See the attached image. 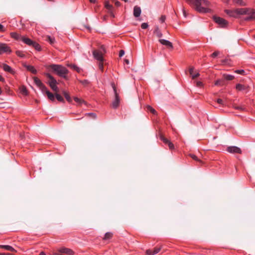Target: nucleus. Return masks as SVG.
<instances>
[{
  "label": "nucleus",
  "instance_id": "nucleus-1",
  "mask_svg": "<svg viewBox=\"0 0 255 255\" xmlns=\"http://www.w3.org/2000/svg\"><path fill=\"white\" fill-rule=\"evenodd\" d=\"M188 3L193 5L195 9L199 12L207 13L211 12V9L202 6V4L209 6L210 2L208 0H185Z\"/></svg>",
  "mask_w": 255,
  "mask_h": 255
},
{
  "label": "nucleus",
  "instance_id": "nucleus-2",
  "mask_svg": "<svg viewBox=\"0 0 255 255\" xmlns=\"http://www.w3.org/2000/svg\"><path fill=\"white\" fill-rule=\"evenodd\" d=\"M49 68L53 71L56 73L59 76L66 78V75L68 73V70L64 67L60 65L52 64L49 66Z\"/></svg>",
  "mask_w": 255,
  "mask_h": 255
},
{
  "label": "nucleus",
  "instance_id": "nucleus-3",
  "mask_svg": "<svg viewBox=\"0 0 255 255\" xmlns=\"http://www.w3.org/2000/svg\"><path fill=\"white\" fill-rule=\"evenodd\" d=\"M93 54L95 59L99 61V67L100 70L103 71V57L102 56V52L98 51L97 50H94L93 51Z\"/></svg>",
  "mask_w": 255,
  "mask_h": 255
},
{
  "label": "nucleus",
  "instance_id": "nucleus-4",
  "mask_svg": "<svg viewBox=\"0 0 255 255\" xmlns=\"http://www.w3.org/2000/svg\"><path fill=\"white\" fill-rule=\"evenodd\" d=\"M213 19L214 21L219 25L220 27L225 28L228 25V22L225 19L217 16H214Z\"/></svg>",
  "mask_w": 255,
  "mask_h": 255
},
{
  "label": "nucleus",
  "instance_id": "nucleus-5",
  "mask_svg": "<svg viewBox=\"0 0 255 255\" xmlns=\"http://www.w3.org/2000/svg\"><path fill=\"white\" fill-rule=\"evenodd\" d=\"M47 76L49 79V80L48 81V83L51 88L52 89L53 91L55 92L56 93H57L58 92V88L56 86V80L51 75H50L49 74H47Z\"/></svg>",
  "mask_w": 255,
  "mask_h": 255
},
{
  "label": "nucleus",
  "instance_id": "nucleus-6",
  "mask_svg": "<svg viewBox=\"0 0 255 255\" xmlns=\"http://www.w3.org/2000/svg\"><path fill=\"white\" fill-rule=\"evenodd\" d=\"M112 87L113 88V90L114 91L115 93V99L112 103V107L114 108H117L120 103V97L117 92L116 87L115 86V85L114 83L112 84Z\"/></svg>",
  "mask_w": 255,
  "mask_h": 255
},
{
  "label": "nucleus",
  "instance_id": "nucleus-7",
  "mask_svg": "<svg viewBox=\"0 0 255 255\" xmlns=\"http://www.w3.org/2000/svg\"><path fill=\"white\" fill-rule=\"evenodd\" d=\"M236 89L239 91H242L244 93H247L250 90V87L247 85L238 84L236 86Z\"/></svg>",
  "mask_w": 255,
  "mask_h": 255
},
{
  "label": "nucleus",
  "instance_id": "nucleus-8",
  "mask_svg": "<svg viewBox=\"0 0 255 255\" xmlns=\"http://www.w3.org/2000/svg\"><path fill=\"white\" fill-rule=\"evenodd\" d=\"M247 15H248L245 18L246 21H250L255 20V10L251 8H249Z\"/></svg>",
  "mask_w": 255,
  "mask_h": 255
},
{
  "label": "nucleus",
  "instance_id": "nucleus-9",
  "mask_svg": "<svg viewBox=\"0 0 255 255\" xmlns=\"http://www.w3.org/2000/svg\"><path fill=\"white\" fill-rule=\"evenodd\" d=\"M34 83L36 84V85L39 88V89L41 90V91L44 93L45 90H46V87L45 85L41 82V81L37 77L34 78Z\"/></svg>",
  "mask_w": 255,
  "mask_h": 255
},
{
  "label": "nucleus",
  "instance_id": "nucleus-10",
  "mask_svg": "<svg viewBox=\"0 0 255 255\" xmlns=\"http://www.w3.org/2000/svg\"><path fill=\"white\" fill-rule=\"evenodd\" d=\"M227 151L232 153H241V149L237 146H229L227 148Z\"/></svg>",
  "mask_w": 255,
  "mask_h": 255
},
{
  "label": "nucleus",
  "instance_id": "nucleus-11",
  "mask_svg": "<svg viewBox=\"0 0 255 255\" xmlns=\"http://www.w3.org/2000/svg\"><path fill=\"white\" fill-rule=\"evenodd\" d=\"M61 253H64L68 255H74V252L71 249L66 248H62L58 250Z\"/></svg>",
  "mask_w": 255,
  "mask_h": 255
},
{
  "label": "nucleus",
  "instance_id": "nucleus-12",
  "mask_svg": "<svg viewBox=\"0 0 255 255\" xmlns=\"http://www.w3.org/2000/svg\"><path fill=\"white\" fill-rule=\"evenodd\" d=\"M249 8H236L237 16L247 14Z\"/></svg>",
  "mask_w": 255,
  "mask_h": 255
},
{
  "label": "nucleus",
  "instance_id": "nucleus-13",
  "mask_svg": "<svg viewBox=\"0 0 255 255\" xmlns=\"http://www.w3.org/2000/svg\"><path fill=\"white\" fill-rule=\"evenodd\" d=\"M0 51L1 52H10V50L7 44L4 43H0Z\"/></svg>",
  "mask_w": 255,
  "mask_h": 255
},
{
  "label": "nucleus",
  "instance_id": "nucleus-14",
  "mask_svg": "<svg viewBox=\"0 0 255 255\" xmlns=\"http://www.w3.org/2000/svg\"><path fill=\"white\" fill-rule=\"evenodd\" d=\"M194 68L193 67H190L189 68V73L190 75L192 76L193 79H195L198 77L199 76L200 74L199 72H194Z\"/></svg>",
  "mask_w": 255,
  "mask_h": 255
},
{
  "label": "nucleus",
  "instance_id": "nucleus-15",
  "mask_svg": "<svg viewBox=\"0 0 255 255\" xmlns=\"http://www.w3.org/2000/svg\"><path fill=\"white\" fill-rule=\"evenodd\" d=\"M141 9L140 7L136 5L133 8V15L135 17H137L140 16L141 14Z\"/></svg>",
  "mask_w": 255,
  "mask_h": 255
},
{
  "label": "nucleus",
  "instance_id": "nucleus-16",
  "mask_svg": "<svg viewBox=\"0 0 255 255\" xmlns=\"http://www.w3.org/2000/svg\"><path fill=\"white\" fill-rule=\"evenodd\" d=\"M226 14H227L229 16L233 17H237V13H236V9L233 10H229L226 9L225 10Z\"/></svg>",
  "mask_w": 255,
  "mask_h": 255
},
{
  "label": "nucleus",
  "instance_id": "nucleus-17",
  "mask_svg": "<svg viewBox=\"0 0 255 255\" xmlns=\"http://www.w3.org/2000/svg\"><path fill=\"white\" fill-rule=\"evenodd\" d=\"M159 41L161 44H162L164 45H165V46H166L168 47H170L171 48H173V45H172V43L168 40L160 39L159 40Z\"/></svg>",
  "mask_w": 255,
  "mask_h": 255
},
{
  "label": "nucleus",
  "instance_id": "nucleus-18",
  "mask_svg": "<svg viewBox=\"0 0 255 255\" xmlns=\"http://www.w3.org/2000/svg\"><path fill=\"white\" fill-rule=\"evenodd\" d=\"M2 67L3 69L6 72H9L12 74H14L15 73L12 69L7 64H3Z\"/></svg>",
  "mask_w": 255,
  "mask_h": 255
},
{
  "label": "nucleus",
  "instance_id": "nucleus-19",
  "mask_svg": "<svg viewBox=\"0 0 255 255\" xmlns=\"http://www.w3.org/2000/svg\"><path fill=\"white\" fill-rule=\"evenodd\" d=\"M153 33L158 38H161L162 36V34L157 26L155 27Z\"/></svg>",
  "mask_w": 255,
  "mask_h": 255
},
{
  "label": "nucleus",
  "instance_id": "nucleus-20",
  "mask_svg": "<svg viewBox=\"0 0 255 255\" xmlns=\"http://www.w3.org/2000/svg\"><path fill=\"white\" fill-rule=\"evenodd\" d=\"M43 93H46L48 99H50L52 101H55V97L54 95L50 92L49 91L47 90V88H46V90H45V92Z\"/></svg>",
  "mask_w": 255,
  "mask_h": 255
},
{
  "label": "nucleus",
  "instance_id": "nucleus-21",
  "mask_svg": "<svg viewBox=\"0 0 255 255\" xmlns=\"http://www.w3.org/2000/svg\"><path fill=\"white\" fill-rule=\"evenodd\" d=\"M10 36L12 38L18 40L21 39L22 36H21L20 34L16 32H11L10 33Z\"/></svg>",
  "mask_w": 255,
  "mask_h": 255
},
{
  "label": "nucleus",
  "instance_id": "nucleus-22",
  "mask_svg": "<svg viewBox=\"0 0 255 255\" xmlns=\"http://www.w3.org/2000/svg\"><path fill=\"white\" fill-rule=\"evenodd\" d=\"M21 40L28 45H31L33 42L30 39L22 36Z\"/></svg>",
  "mask_w": 255,
  "mask_h": 255
},
{
  "label": "nucleus",
  "instance_id": "nucleus-23",
  "mask_svg": "<svg viewBox=\"0 0 255 255\" xmlns=\"http://www.w3.org/2000/svg\"><path fill=\"white\" fill-rule=\"evenodd\" d=\"M105 7L108 9V12L113 10V6L107 1L105 2Z\"/></svg>",
  "mask_w": 255,
  "mask_h": 255
},
{
  "label": "nucleus",
  "instance_id": "nucleus-24",
  "mask_svg": "<svg viewBox=\"0 0 255 255\" xmlns=\"http://www.w3.org/2000/svg\"><path fill=\"white\" fill-rule=\"evenodd\" d=\"M25 67H26V69L31 72H32L33 74L36 73V70L34 68V67L31 65H25Z\"/></svg>",
  "mask_w": 255,
  "mask_h": 255
},
{
  "label": "nucleus",
  "instance_id": "nucleus-25",
  "mask_svg": "<svg viewBox=\"0 0 255 255\" xmlns=\"http://www.w3.org/2000/svg\"><path fill=\"white\" fill-rule=\"evenodd\" d=\"M233 1L237 4L240 6H246L247 3L242 0H233Z\"/></svg>",
  "mask_w": 255,
  "mask_h": 255
},
{
  "label": "nucleus",
  "instance_id": "nucleus-26",
  "mask_svg": "<svg viewBox=\"0 0 255 255\" xmlns=\"http://www.w3.org/2000/svg\"><path fill=\"white\" fill-rule=\"evenodd\" d=\"M2 248L4 249L7 251L16 252V251L14 248L8 245H2Z\"/></svg>",
  "mask_w": 255,
  "mask_h": 255
},
{
  "label": "nucleus",
  "instance_id": "nucleus-27",
  "mask_svg": "<svg viewBox=\"0 0 255 255\" xmlns=\"http://www.w3.org/2000/svg\"><path fill=\"white\" fill-rule=\"evenodd\" d=\"M20 93L24 95H27L28 94L27 90L25 86H21L19 88Z\"/></svg>",
  "mask_w": 255,
  "mask_h": 255
},
{
  "label": "nucleus",
  "instance_id": "nucleus-28",
  "mask_svg": "<svg viewBox=\"0 0 255 255\" xmlns=\"http://www.w3.org/2000/svg\"><path fill=\"white\" fill-rule=\"evenodd\" d=\"M113 233L111 232H107L105 234V236L103 238L104 240H109L112 238L113 237Z\"/></svg>",
  "mask_w": 255,
  "mask_h": 255
},
{
  "label": "nucleus",
  "instance_id": "nucleus-29",
  "mask_svg": "<svg viewBox=\"0 0 255 255\" xmlns=\"http://www.w3.org/2000/svg\"><path fill=\"white\" fill-rule=\"evenodd\" d=\"M223 78L227 80H232L234 79V76L231 75L224 74Z\"/></svg>",
  "mask_w": 255,
  "mask_h": 255
},
{
  "label": "nucleus",
  "instance_id": "nucleus-30",
  "mask_svg": "<svg viewBox=\"0 0 255 255\" xmlns=\"http://www.w3.org/2000/svg\"><path fill=\"white\" fill-rule=\"evenodd\" d=\"M63 94L64 96V97H65V98L66 99V100L68 102H70L71 101V98H70L69 95L65 91H63Z\"/></svg>",
  "mask_w": 255,
  "mask_h": 255
},
{
  "label": "nucleus",
  "instance_id": "nucleus-31",
  "mask_svg": "<svg viewBox=\"0 0 255 255\" xmlns=\"http://www.w3.org/2000/svg\"><path fill=\"white\" fill-rule=\"evenodd\" d=\"M55 97L58 101H60L61 102H64V99L59 94H57V93H56V94H55Z\"/></svg>",
  "mask_w": 255,
  "mask_h": 255
},
{
  "label": "nucleus",
  "instance_id": "nucleus-32",
  "mask_svg": "<svg viewBox=\"0 0 255 255\" xmlns=\"http://www.w3.org/2000/svg\"><path fill=\"white\" fill-rule=\"evenodd\" d=\"M31 45L33 47H34V48L35 49H36L37 50H40V45L38 43L33 41L32 44Z\"/></svg>",
  "mask_w": 255,
  "mask_h": 255
},
{
  "label": "nucleus",
  "instance_id": "nucleus-33",
  "mask_svg": "<svg viewBox=\"0 0 255 255\" xmlns=\"http://www.w3.org/2000/svg\"><path fill=\"white\" fill-rule=\"evenodd\" d=\"M147 110L149 111H150L151 113H152L153 114H156V111L153 109L151 107H150V106H147Z\"/></svg>",
  "mask_w": 255,
  "mask_h": 255
},
{
  "label": "nucleus",
  "instance_id": "nucleus-34",
  "mask_svg": "<svg viewBox=\"0 0 255 255\" xmlns=\"http://www.w3.org/2000/svg\"><path fill=\"white\" fill-rule=\"evenodd\" d=\"M69 66L72 68L73 69L76 70L78 72H80V68L77 67L75 65L71 64L69 65Z\"/></svg>",
  "mask_w": 255,
  "mask_h": 255
},
{
  "label": "nucleus",
  "instance_id": "nucleus-35",
  "mask_svg": "<svg viewBox=\"0 0 255 255\" xmlns=\"http://www.w3.org/2000/svg\"><path fill=\"white\" fill-rule=\"evenodd\" d=\"M190 157H191L192 159H193L194 160H196V161H197L199 162L200 163H202V164L203 163V162H202L201 160L199 159L198 158V157H197L195 155H194V154H190Z\"/></svg>",
  "mask_w": 255,
  "mask_h": 255
},
{
  "label": "nucleus",
  "instance_id": "nucleus-36",
  "mask_svg": "<svg viewBox=\"0 0 255 255\" xmlns=\"http://www.w3.org/2000/svg\"><path fill=\"white\" fill-rule=\"evenodd\" d=\"M160 138L161 140L163 141V142L164 143H165V144H168V143L170 141L169 140H168L167 138H166L165 137L163 136V135H161L160 136Z\"/></svg>",
  "mask_w": 255,
  "mask_h": 255
},
{
  "label": "nucleus",
  "instance_id": "nucleus-37",
  "mask_svg": "<svg viewBox=\"0 0 255 255\" xmlns=\"http://www.w3.org/2000/svg\"><path fill=\"white\" fill-rule=\"evenodd\" d=\"M79 82L85 86H87L90 83L89 81L87 80H80Z\"/></svg>",
  "mask_w": 255,
  "mask_h": 255
},
{
  "label": "nucleus",
  "instance_id": "nucleus-38",
  "mask_svg": "<svg viewBox=\"0 0 255 255\" xmlns=\"http://www.w3.org/2000/svg\"><path fill=\"white\" fill-rule=\"evenodd\" d=\"M16 54L20 57H21V58H23V57H25V54L21 51H16Z\"/></svg>",
  "mask_w": 255,
  "mask_h": 255
},
{
  "label": "nucleus",
  "instance_id": "nucleus-39",
  "mask_svg": "<svg viewBox=\"0 0 255 255\" xmlns=\"http://www.w3.org/2000/svg\"><path fill=\"white\" fill-rule=\"evenodd\" d=\"M46 40H48L51 44H53L55 41L54 38H53L49 36L46 37Z\"/></svg>",
  "mask_w": 255,
  "mask_h": 255
},
{
  "label": "nucleus",
  "instance_id": "nucleus-40",
  "mask_svg": "<svg viewBox=\"0 0 255 255\" xmlns=\"http://www.w3.org/2000/svg\"><path fill=\"white\" fill-rule=\"evenodd\" d=\"M160 250V247H155L152 252H153L154 255H155L159 253Z\"/></svg>",
  "mask_w": 255,
  "mask_h": 255
},
{
  "label": "nucleus",
  "instance_id": "nucleus-41",
  "mask_svg": "<svg viewBox=\"0 0 255 255\" xmlns=\"http://www.w3.org/2000/svg\"><path fill=\"white\" fill-rule=\"evenodd\" d=\"M167 145H168L169 148H170V149L172 150V149H174V145H173V144L171 142L169 141Z\"/></svg>",
  "mask_w": 255,
  "mask_h": 255
},
{
  "label": "nucleus",
  "instance_id": "nucleus-42",
  "mask_svg": "<svg viewBox=\"0 0 255 255\" xmlns=\"http://www.w3.org/2000/svg\"><path fill=\"white\" fill-rule=\"evenodd\" d=\"M148 25L147 23H142L141 25V27L142 29H146L148 27Z\"/></svg>",
  "mask_w": 255,
  "mask_h": 255
},
{
  "label": "nucleus",
  "instance_id": "nucleus-43",
  "mask_svg": "<svg viewBox=\"0 0 255 255\" xmlns=\"http://www.w3.org/2000/svg\"><path fill=\"white\" fill-rule=\"evenodd\" d=\"M234 107L235 108V109H236L237 110H244V109H245V108H243V107L239 106L234 105Z\"/></svg>",
  "mask_w": 255,
  "mask_h": 255
},
{
  "label": "nucleus",
  "instance_id": "nucleus-44",
  "mask_svg": "<svg viewBox=\"0 0 255 255\" xmlns=\"http://www.w3.org/2000/svg\"><path fill=\"white\" fill-rule=\"evenodd\" d=\"M146 254L148 255H154L153 252L151 250H146Z\"/></svg>",
  "mask_w": 255,
  "mask_h": 255
},
{
  "label": "nucleus",
  "instance_id": "nucleus-45",
  "mask_svg": "<svg viewBox=\"0 0 255 255\" xmlns=\"http://www.w3.org/2000/svg\"><path fill=\"white\" fill-rule=\"evenodd\" d=\"M216 102L220 105H224V102L222 99H218L216 100Z\"/></svg>",
  "mask_w": 255,
  "mask_h": 255
},
{
  "label": "nucleus",
  "instance_id": "nucleus-46",
  "mask_svg": "<svg viewBox=\"0 0 255 255\" xmlns=\"http://www.w3.org/2000/svg\"><path fill=\"white\" fill-rule=\"evenodd\" d=\"M97 51V50H96ZM98 51H102V55H103V54L105 52V48L104 47L103 45H102L101 48H100V49L98 50Z\"/></svg>",
  "mask_w": 255,
  "mask_h": 255
},
{
  "label": "nucleus",
  "instance_id": "nucleus-47",
  "mask_svg": "<svg viewBox=\"0 0 255 255\" xmlns=\"http://www.w3.org/2000/svg\"><path fill=\"white\" fill-rule=\"evenodd\" d=\"M236 73L240 74H243L245 73L244 70H238L235 71Z\"/></svg>",
  "mask_w": 255,
  "mask_h": 255
},
{
  "label": "nucleus",
  "instance_id": "nucleus-48",
  "mask_svg": "<svg viewBox=\"0 0 255 255\" xmlns=\"http://www.w3.org/2000/svg\"><path fill=\"white\" fill-rule=\"evenodd\" d=\"M166 19V17L165 15H162L160 18V20L161 22H164L165 20Z\"/></svg>",
  "mask_w": 255,
  "mask_h": 255
},
{
  "label": "nucleus",
  "instance_id": "nucleus-49",
  "mask_svg": "<svg viewBox=\"0 0 255 255\" xmlns=\"http://www.w3.org/2000/svg\"><path fill=\"white\" fill-rule=\"evenodd\" d=\"M219 54V51H215L213 53H212V57H216L217 55H218V54Z\"/></svg>",
  "mask_w": 255,
  "mask_h": 255
},
{
  "label": "nucleus",
  "instance_id": "nucleus-50",
  "mask_svg": "<svg viewBox=\"0 0 255 255\" xmlns=\"http://www.w3.org/2000/svg\"><path fill=\"white\" fill-rule=\"evenodd\" d=\"M124 54H125L124 50H121L120 51V53H119V56L121 57H122L124 55Z\"/></svg>",
  "mask_w": 255,
  "mask_h": 255
},
{
  "label": "nucleus",
  "instance_id": "nucleus-51",
  "mask_svg": "<svg viewBox=\"0 0 255 255\" xmlns=\"http://www.w3.org/2000/svg\"><path fill=\"white\" fill-rule=\"evenodd\" d=\"M74 100L75 102H76L77 103H81L82 102V100L77 97L74 98Z\"/></svg>",
  "mask_w": 255,
  "mask_h": 255
},
{
  "label": "nucleus",
  "instance_id": "nucleus-52",
  "mask_svg": "<svg viewBox=\"0 0 255 255\" xmlns=\"http://www.w3.org/2000/svg\"><path fill=\"white\" fill-rule=\"evenodd\" d=\"M196 85L197 87H201L203 85V84L201 82L198 81L196 83Z\"/></svg>",
  "mask_w": 255,
  "mask_h": 255
},
{
  "label": "nucleus",
  "instance_id": "nucleus-53",
  "mask_svg": "<svg viewBox=\"0 0 255 255\" xmlns=\"http://www.w3.org/2000/svg\"><path fill=\"white\" fill-rule=\"evenodd\" d=\"M108 13L110 14V16L112 17H115V15L113 13V10L112 11H110L109 12H108Z\"/></svg>",
  "mask_w": 255,
  "mask_h": 255
},
{
  "label": "nucleus",
  "instance_id": "nucleus-54",
  "mask_svg": "<svg viewBox=\"0 0 255 255\" xmlns=\"http://www.w3.org/2000/svg\"><path fill=\"white\" fill-rule=\"evenodd\" d=\"M0 31H5V29H4L3 25H1V24H0Z\"/></svg>",
  "mask_w": 255,
  "mask_h": 255
},
{
  "label": "nucleus",
  "instance_id": "nucleus-55",
  "mask_svg": "<svg viewBox=\"0 0 255 255\" xmlns=\"http://www.w3.org/2000/svg\"><path fill=\"white\" fill-rule=\"evenodd\" d=\"M221 83H222V81L221 80H217V81H216L215 84L216 85H221Z\"/></svg>",
  "mask_w": 255,
  "mask_h": 255
},
{
  "label": "nucleus",
  "instance_id": "nucleus-56",
  "mask_svg": "<svg viewBox=\"0 0 255 255\" xmlns=\"http://www.w3.org/2000/svg\"><path fill=\"white\" fill-rule=\"evenodd\" d=\"M115 5L117 6H119L121 5V3L119 1H117V0L115 1Z\"/></svg>",
  "mask_w": 255,
  "mask_h": 255
},
{
  "label": "nucleus",
  "instance_id": "nucleus-57",
  "mask_svg": "<svg viewBox=\"0 0 255 255\" xmlns=\"http://www.w3.org/2000/svg\"><path fill=\"white\" fill-rule=\"evenodd\" d=\"M0 81L4 82V79L0 75Z\"/></svg>",
  "mask_w": 255,
  "mask_h": 255
},
{
  "label": "nucleus",
  "instance_id": "nucleus-58",
  "mask_svg": "<svg viewBox=\"0 0 255 255\" xmlns=\"http://www.w3.org/2000/svg\"><path fill=\"white\" fill-rule=\"evenodd\" d=\"M0 255H12L11 254H9V253H7V254L0 253Z\"/></svg>",
  "mask_w": 255,
  "mask_h": 255
},
{
  "label": "nucleus",
  "instance_id": "nucleus-59",
  "mask_svg": "<svg viewBox=\"0 0 255 255\" xmlns=\"http://www.w3.org/2000/svg\"><path fill=\"white\" fill-rule=\"evenodd\" d=\"M91 2V3H95L96 1V0H89Z\"/></svg>",
  "mask_w": 255,
  "mask_h": 255
},
{
  "label": "nucleus",
  "instance_id": "nucleus-60",
  "mask_svg": "<svg viewBox=\"0 0 255 255\" xmlns=\"http://www.w3.org/2000/svg\"><path fill=\"white\" fill-rule=\"evenodd\" d=\"M125 61L126 63L127 64H129V60H128V59H126Z\"/></svg>",
  "mask_w": 255,
  "mask_h": 255
},
{
  "label": "nucleus",
  "instance_id": "nucleus-61",
  "mask_svg": "<svg viewBox=\"0 0 255 255\" xmlns=\"http://www.w3.org/2000/svg\"><path fill=\"white\" fill-rule=\"evenodd\" d=\"M106 18H107V16H104L103 17V19H104V20H106Z\"/></svg>",
  "mask_w": 255,
  "mask_h": 255
},
{
  "label": "nucleus",
  "instance_id": "nucleus-62",
  "mask_svg": "<svg viewBox=\"0 0 255 255\" xmlns=\"http://www.w3.org/2000/svg\"><path fill=\"white\" fill-rule=\"evenodd\" d=\"M2 245H0V248H2Z\"/></svg>",
  "mask_w": 255,
  "mask_h": 255
},
{
  "label": "nucleus",
  "instance_id": "nucleus-63",
  "mask_svg": "<svg viewBox=\"0 0 255 255\" xmlns=\"http://www.w3.org/2000/svg\"><path fill=\"white\" fill-rule=\"evenodd\" d=\"M112 1L115 2L116 0H111Z\"/></svg>",
  "mask_w": 255,
  "mask_h": 255
},
{
  "label": "nucleus",
  "instance_id": "nucleus-64",
  "mask_svg": "<svg viewBox=\"0 0 255 255\" xmlns=\"http://www.w3.org/2000/svg\"><path fill=\"white\" fill-rule=\"evenodd\" d=\"M87 28L88 29H90V27H87Z\"/></svg>",
  "mask_w": 255,
  "mask_h": 255
}]
</instances>
